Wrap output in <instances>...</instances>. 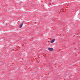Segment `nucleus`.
Listing matches in <instances>:
<instances>
[{
    "mask_svg": "<svg viewBox=\"0 0 80 80\" xmlns=\"http://www.w3.org/2000/svg\"><path fill=\"white\" fill-rule=\"evenodd\" d=\"M48 50L50 51V52H53V48H48Z\"/></svg>",
    "mask_w": 80,
    "mask_h": 80,
    "instance_id": "nucleus-1",
    "label": "nucleus"
},
{
    "mask_svg": "<svg viewBox=\"0 0 80 80\" xmlns=\"http://www.w3.org/2000/svg\"><path fill=\"white\" fill-rule=\"evenodd\" d=\"M55 39H52L51 41H50V42L51 43H53L54 42H55Z\"/></svg>",
    "mask_w": 80,
    "mask_h": 80,
    "instance_id": "nucleus-2",
    "label": "nucleus"
},
{
    "mask_svg": "<svg viewBox=\"0 0 80 80\" xmlns=\"http://www.w3.org/2000/svg\"><path fill=\"white\" fill-rule=\"evenodd\" d=\"M22 26H23V23H22L21 24V25L19 26V28H21L22 27Z\"/></svg>",
    "mask_w": 80,
    "mask_h": 80,
    "instance_id": "nucleus-3",
    "label": "nucleus"
}]
</instances>
